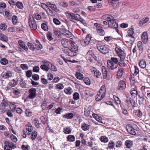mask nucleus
I'll use <instances>...</instances> for the list:
<instances>
[{
    "label": "nucleus",
    "mask_w": 150,
    "mask_h": 150,
    "mask_svg": "<svg viewBox=\"0 0 150 150\" xmlns=\"http://www.w3.org/2000/svg\"><path fill=\"white\" fill-rule=\"evenodd\" d=\"M71 40V38L69 39L63 38L61 40V43L64 47L63 49L64 52L69 56L73 57L76 55L78 48Z\"/></svg>",
    "instance_id": "obj_1"
},
{
    "label": "nucleus",
    "mask_w": 150,
    "mask_h": 150,
    "mask_svg": "<svg viewBox=\"0 0 150 150\" xmlns=\"http://www.w3.org/2000/svg\"><path fill=\"white\" fill-rule=\"evenodd\" d=\"M106 21L108 22L109 27L115 29H116L118 27V24L116 22L114 17L112 16H108L106 18Z\"/></svg>",
    "instance_id": "obj_2"
},
{
    "label": "nucleus",
    "mask_w": 150,
    "mask_h": 150,
    "mask_svg": "<svg viewBox=\"0 0 150 150\" xmlns=\"http://www.w3.org/2000/svg\"><path fill=\"white\" fill-rule=\"evenodd\" d=\"M5 145L4 146V150H12V149L16 148L15 144L8 141H5L4 142Z\"/></svg>",
    "instance_id": "obj_3"
},
{
    "label": "nucleus",
    "mask_w": 150,
    "mask_h": 150,
    "mask_svg": "<svg viewBox=\"0 0 150 150\" xmlns=\"http://www.w3.org/2000/svg\"><path fill=\"white\" fill-rule=\"evenodd\" d=\"M98 50L103 54H106L108 52L109 48L105 45L101 44H98L97 45Z\"/></svg>",
    "instance_id": "obj_4"
},
{
    "label": "nucleus",
    "mask_w": 150,
    "mask_h": 150,
    "mask_svg": "<svg viewBox=\"0 0 150 150\" xmlns=\"http://www.w3.org/2000/svg\"><path fill=\"white\" fill-rule=\"evenodd\" d=\"M67 16L71 21L75 23L76 21H78L79 18L80 16L77 14L73 13H67Z\"/></svg>",
    "instance_id": "obj_5"
},
{
    "label": "nucleus",
    "mask_w": 150,
    "mask_h": 150,
    "mask_svg": "<svg viewBox=\"0 0 150 150\" xmlns=\"http://www.w3.org/2000/svg\"><path fill=\"white\" fill-rule=\"evenodd\" d=\"M28 23L31 29L35 30L37 28L36 24L34 20V18L31 15H29L28 18Z\"/></svg>",
    "instance_id": "obj_6"
},
{
    "label": "nucleus",
    "mask_w": 150,
    "mask_h": 150,
    "mask_svg": "<svg viewBox=\"0 0 150 150\" xmlns=\"http://www.w3.org/2000/svg\"><path fill=\"white\" fill-rule=\"evenodd\" d=\"M115 50L120 57V60L122 61L126 57V54L122 50L120 47H116Z\"/></svg>",
    "instance_id": "obj_7"
},
{
    "label": "nucleus",
    "mask_w": 150,
    "mask_h": 150,
    "mask_svg": "<svg viewBox=\"0 0 150 150\" xmlns=\"http://www.w3.org/2000/svg\"><path fill=\"white\" fill-rule=\"evenodd\" d=\"M29 94L28 96V98L30 99H33L36 96V90L35 88H30L28 90Z\"/></svg>",
    "instance_id": "obj_8"
},
{
    "label": "nucleus",
    "mask_w": 150,
    "mask_h": 150,
    "mask_svg": "<svg viewBox=\"0 0 150 150\" xmlns=\"http://www.w3.org/2000/svg\"><path fill=\"white\" fill-rule=\"evenodd\" d=\"M91 38V35H87L84 39L81 40V45L83 46H86L88 45L90 41Z\"/></svg>",
    "instance_id": "obj_9"
},
{
    "label": "nucleus",
    "mask_w": 150,
    "mask_h": 150,
    "mask_svg": "<svg viewBox=\"0 0 150 150\" xmlns=\"http://www.w3.org/2000/svg\"><path fill=\"white\" fill-rule=\"evenodd\" d=\"M118 65L117 64L113 63L110 60L108 61L107 63V67L111 69H114L117 67Z\"/></svg>",
    "instance_id": "obj_10"
},
{
    "label": "nucleus",
    "mask_w": 150,
    "mask_h": 150,
    "mask_svg": "<svg viewBox=\"0 0 150 150\" xmlns=\"http://www.w3.org/2000/svg\"><path fill=\"white\" fill-rule=\"evenodd\" d=\"M9 105L8 103L6 101H4L1 103V105L0 106V109L1 110V112H4L7 109V107H8Z\"/></svg>",
    "instance_id": "obj_11"
},
{
    "label": "nucleus",
    "mask_w": 150,
    "mask_h": 150,
    "mask_svg": "<svg viewBox=\"0 0 150 150\" xmlns=\"http://www.w3.org/2000/svg\"><path fill=\"white\" fill-rule=\"evenodd\" d=\"M126 129L127 132L131 134L135 135L136 133L132 126L130 125H127L126 127Z\"/></svg>",
    "instance_id": "obj_12"
},
{
    "label": "nucleus",
    "mask_w": 150,
    "mask_h": 150,
    "mask_svg": "<svg viewBox=\"0 0 150 150\" xmlns=\"http://www.w3.org/2000/svg\"><path fill=\"white\" fill-rule=\"evenodd\" d=\"M142 41L144 43H146L148 40V37L146 32H143L142 35Z\"/></svg>",
    "instance_id": "obj_13"
},
{
    "label": "nucleus",
    "mask_w": 150,
    "mask_h": 150,
    "mask_svg": "<svg viewBox=\"0 0 150 150\" xmlns=\"http://www.w3.org/2000/svg\"><path fill=\"white\" fill-rule=\"evenodd\" d=\"M62 30L64 31L62 33V34L64 36L68 38L72 37V35L69 30L65 28H63Z\"/></svg>",
    "instance_id": "obj_14"
},
{
    "label": "nucleus",
    "mask_w": 150,
    "mask_h": 150,
    "mask_svg": "<svg viewBox=\"0 0 150 150\" xmlns=\"http://www.w3.org/2000/svg\"><path fill=\"white\" fill-rule=\"evenodd\" d=\"M126 84L125 81H121L118 83V85L117 88L119 90H122L125 88Z\"/></svg>",
    "instance_id": "obj_15"
},
{
    "label": "nucleus",
    "mask_w": 150,
    "mask_h": 150,
    "mask_svg": "<svg viewBox=\"0 0 150 150\" xmlns=\"http://www.w3.org/2000/svg\"><path fill=\"white\" fill-rule=\"evenodd\" d=\"M18 43L19 45L25 51L28 50V48L27 46L25 45L23 41L21 40H19L18 41Z\"/></svg>",
    "instance_id": "obj_16"
},
{
    "label": "nucleus",
    "mask_w": 150,
    "mask_h": 150,
    "mask_svg": "<svg viewBox=\"0 0 150 150\" xmlns=\"http://www.w3.org/2000/svg\"><path fill=\"white\" fill-rule=\"evenodd\" d=\"M12 74L11 71H8L6 72L3 75V77L4 79H8L11 77L12 76Z\"/></svg>",
    "instance_id": "obj_17"
},
{
    "label": "nucleus",
    "mask_w": 150,
    "mask_h": 150,
    "mask_svg": "<svg viewBox=\"0 0 150 150\" xmlns=\"http://www.w3.org/2000/svg\"><path fill=\"white\" fill-rule=\"evenodd\" d=\"M97 33L100 35H104L105 34V32L101 26L98 27L96 30Z\"/></svg>",
    "instance_id": "obj_18"
},
{
    "label": "nucleus",
    "mask_w": 150,
    "mask_h": 150,
    "mask_svg": "<svg viewBox=\"0 0 150 150\" xmlns=\"http://www.w3.org/2000/svg\"><path fill=\"white\" fill-rule=\"evenodd\" d=\"M46 3L47 4L48 7H50L54 11H56L57 10V7L55 4L53 3V2H47Z\"/></svg>",
    "instance_id": "obj_19"
},
{
    "label": "nucleus",
    "mask_w": 150,
    "mask_h": 150,
    "mask_svg": "<svg viewBox=\"0 0 150 150\" xmlns=\"http://www.w3.org/2000/svg\"><path fill=\"white\" fill-rule=\"evenodd\" d=\"M92 51L89 50L87 52V59L90 62H92L93 61V57L91 55Z\"/></svg>",
    "instance_id": "obj_20"
},
{
    "label": "nucleus",
    "mask_w": 150,
    "mask_h": 150,
    "mask_svg": "<svg viewBox=\"0 0 150 150\" xmlns=\"http://www.w3.org/2000/svg\"><path fill=\"white\" fill-rule=\"evenodd\" d=\"M106 92V88L105 86H102L99 90V93L103 95V96H105V93Z\"/></svg>",
    "instance_id": "obj_21"
},
{
    "label": "nucleus",
    "mask_w": 150,
    "mask_h": 150,
    "mask_svg": "<svg viewBox=\"0 0 150 150\" xmlns=\"http://www.w3.org/2000/svg\"><path fill=\"white\" fill-rule=\"evenodd\" d=\"M50 67V66L46 64H42L40 66V68L46 71H49Z\"/></svg>",
    "instance_id": "obj_22"
},
{
    "label": "nucleus",
    "mask_w": 150,
    "mask_h": 150,
    "mask_svg": "<svg viewBox=\"0 0 150 150\" xmlns=\"http://www.w3.org/2000/svg\"><path fill=\"white\" fill-rule=\"evenodd\" d=\"M149 18L148 17L143 18L139 22V24L143 25L144 24L146 23L149 20Z\"/></svg>",
    "instance_id": "obj_23"
},
{
    "label": "nucleus",
    "mask_w": 150,
    "mask_h": 150,
    "mask_svg": "<svg viewBox=\"0 0 150 150\" xmlns=\"http://www.w3.org/2000/svg\"><path fill=\"white\" fill-rule=\"evenodd\" d=\"M139 65L140 67L144 69L146 66V63L145 60L142 59L139 62Z\"/></svg>",
    "instance_id": "obj_24"
},
{
    "label": "nucleus",
    "mask_w": 150,
    "mask_h": 150,
    "mask_svg": "<svg viewBox=\"0 0 150 150\" xmlns=\"http://www.w3.org/2000/svg\"><path fill=\"white\" fill-rule=\"evenodd\" d=\"M105 96H103L102 94L98 93L96 96L95 100L96 101L101 100Z\"/></svg>",
    "instance_id": "obj_25"
},
{
    "label": "nucleus",
    "mask_w": 150,
    "mask_h": 150,
    "mask_svg": "<svg viewBox=\"0 0 150 150\" xmlns=\"http://www.w3.org/2000/svg\"><path fill=\"white\" fill-rule=\"evenodd\" d=\"M134 28H131L128 30L127 31L128 34L126 35V37H132L134 33Z\"/></svg>",
    "instance_id": "obj_26"
},
{
    "label": "nucleus",
    "mask_w": 150,
    "mask_h": 150,
    "mask_svg": "<svg viewBox=\"0 0 150 150\" xmlns=\"http://www.w3.org/2000/svg\"><path fill=\"white\" fill-rule=\"evenodd\" d=\"M67 140L70 142H73L75 141V137L72 135H69L67 138Z\"/></svg>",
    "instance_id": "obj_27"
},
{
    "label": "nucleus",
    "mask_w": 150,
    "mask_h": 150,
    "mask_svg": "<svg viewBox=\"0 0 150 150\" xmlns=\"http://www.w3.org/2000/svg\"><path fill=\"white\" fill-rule=\"evenodd\" d=\"M123 73L124 72L123 69H120L119 70L117 74V78L118 79L120 78L122 76Z\"/></svg>",
    "instance_id": "obj_28"
},
{
    "label": "nucleus",
    "mask_w": 150,
    "mask_h": 150,
    "mask_svg": "<svg viewBox=\"0 0 150 150\" xmlns=\"http://www.w3.org/2000/svg\"><path fill=\"white\" fill-rule=\"evenodd\" d=\"M74 115L72 113H69L68 114L64 115L63 117L67 119H71L73 118Z\"/></svg>",
    "instance_id": "obj_29"
},
{
    "label": "nucleus",
    "mask_w": 150,
    "mask_h": 150,
    "mask_svg": "<svg viewBox=\"0 0 150 150\" xmlns=\"http://www.w3.org/2000/svg\"><path fill=\"white\" fill-rule=\"evenodd\" d=\"M0 40L3 41L7 42L8 40V38L6 36L0 33Z\"/></svg>",
    "instance_id": "obj_30"
},
{
    "label": "nucleus",
    "mask_w": 150,
    "mask_h": 150,
    "mask_svg": "<svg viewBox=\"0 0 150 150\" xmlns=\"http://www.w3.org/2000/svg\"><path fill=\"white\" fill-rule=\"evenodd\" d=\"M130 93L132 96L135 97L137 95L138 92L135 88H132L131 90Z\"/></svg>",
    "instance_id": "obj_31"
},
{
    "label": "nucleus",
    "mask_w": 150,
    "mask_h": 150,
    "mask_svg": "<svg viewBox=\"0 0 150 150\" xmlns=\"http://www.w3.org/2000/svg\"><path fill=\"white\" fill-rule=\"evenodd\" d=\"M102 73L103 75V78L104 79H106L107 78V71L106 69L104 67V66H102Z\"/></svg>",
    "instance_id": "obj_32"
},
{
    "label": "nucleus",
    "mask_w": 150,
    "mask_h": 150,
    "mask_svg": "<svg viewBox=\"0 0 150 150\" xmlns=\"http://www.w3.org/2000/svg\"><path fill=\"white\" fill-rule=\"evenodd\" d=\"M125 144L126 147L128 148H130L133 144L132 142L129 140L126 141Z\"/></svg>",
    "instance_id": "obj_33"
},
{
    "label": "nucleus",
    "mask_w": 150,
    "mask_h": 150,
    "mask_svg": "<svg viewBox=\"0 0 150 150\" xmlns=\"http://www.w3.org/2000/svg\"><path fill=\"white\" fill-rule=\"evenodd\" d=\"M55 87L57 90L59 91L64 88V86L62 83H59Z\"/></svg>",
    "instance_id": "obj_34"
},
{
    "label": "nucleus",
    "mask_w": 150,
    "mask_h": 150,
    "mask_svg": "<svg viewBox=\"0 0 150 150\" xmlns=\"http://www.w3.org/2000/svg\"><path fill=\"white\" fill-rule=\"evenodd\" d=\"M137 46L139 48V51L141 53L142 52L143 49L142 46V43L141 42L139 41L138 42Z\"/></svg>",
    "instance_id": "obj_35"
},
{
    "label": "nucleus",
    "mask_w": 150,
    "mask_h": 150,
    "mask_svg": "<svg viewBox=\"0 0 150 150\" xmlns=\"http://www.w3.org/2000/svg\"><path fill=\"white\" fill-rule=\"evenodd\" d=\"M38 135L37 132L35 131H34L32 132L31 136V138L33 140H34L36 138Z\"/></svg>",
    "instance_id": "obj_36"
},
{
    "label": "nucleus",
    "mask_w": 150,
    "mask_h": 150,
    "mask_svg": "<svg viewBox=\"0 0 150 150\" xmlns=\"http://www.w3.org/2000/svg\"><path fill=\"white\" fill-rule=\"evenodd\" d=\"M90 108L86 107L85 108L84 114L86 116H88L90 112Z\"/></svg>",
    "instance_id": "obj_37"
},
{
    "label": "nucleus",
    "mask_w": 150,
    "mask_h": 150,
    "mask_svg": "<svg viewBox=\"0 0 150 150\" xmlns=\"http://www.w3.org/2000/svg\"><path fill=\"white\" fill-rule=\"evenodd\" d=\"M0 62L1 64L5 65L8 63V61L7 59L5 58H2L1 59Z\"/></svg>",
    "instance_id": "obj_38"
},
{
    "label": "nucleus",
    "mask_w": 150,
    "mask_h": 150,
    "mask_svg": "<svg viewBox=\"0 0 150 150\" xmlns=\"http://www.w3.org/2000/svg\"><path fill=\"white\" fill-rule=\"evenodd\" d=\"M100 141L103 142H107L108 141V139L107 137L105 136H102L100 138Z\"/></svg>",
    "instance_id": "obj_39"
},
{
    "label": "nucleus",
    "mask_w": 150,
    "mask_h": 150,
    "mask_svg": "<svg viewBox=\"0 0 150 150\" xmlns=\"http://www.w3.org/2000/svg\"><path fill=\"white\" fill-rule=\"evenodd\" d=\"M64 91L66 93L69 95L71 94L73 92L71 88L70 87H69L67 88L64 89Z\"/></svg>",
    "instance_id": "obj_40"
},
{
    "label": "nucleus",
    "mask_w": 150,
    "mask_h": 150,
    "mask_svg": "<svg viewBox=\"0 0 150 150\" xmlns=\"http://www.w3.org/2000/svg\"><path fill=\"white\" fill-rule=\"evenodd\" d=\"M89 127V125L86 123L83 124L81 126V128L84 131L88 130Z\"/></svg>",
    "instance_id": "obj_41"
},
{
    "label": "nucleus",
    "mask_w": 150,
    "mask_h": 150,
    "mask_svg": "<svg viewBox=\"0 0 150 150\" xmlns=\"http://www.w3.org/2000/svg\"><path fill=\"white\" fill-rule=\"evenodd\" d=\"M76 76L77 79L81 80L83 78V75L80 72H76Z\"/></svg>",
    "instance_id": "obj_42"
},
{
    "label": "nucleus",
    "mask_w": 150,
    "mask_h": 150,
    "mask_svg": "<svg viewBox=\"0 0 150 150\" xmlns=\"http://www.w3.org/2000/svg\"><path fill=\"white\" fill-rule=\"evenodd\" d=\"M53 31V33L55 35L59 36L60 34V30L59 29L54 28Z\"/></svg>",
    "instance_id": "obj_43"
},
{
    "label": "nucleus",
    "mask_w": 150,
    "mask_h": 150,
    "mask_svg": "<svg viewBox=\"0 0 150 150\" xmlns=\"http://www.w3.org/2000/svg\"><path fill=\"white\" fill-rule=\"evenodd\" d=\"M71 131V128L69 127H67L65 129H64V133L66 134H69L70 133Z\"/></svg>",
    "instance_id": "obj_44"
},
{
    "label": "nucleus",
    "mask_w": 150,
    "mask_h": 150,
    "mask_svg": "<svg viewBox=\"0 0 150 150\" xmlns=\"http://www.w3.org/2000/svg\"><path fill=\"white\" fill-rule=\"evenodd\" d=\"M47 13L49 15L51 16H55L54 13H53V11L51 10L50 9L48 8L46 11Z\"/></svg>",
    "instance_id": "obj_45"
},
{
    "label": "nucleus",
    "mask_w": 150,
    "mask_h": 150,
    "mask_svg": "<svg viewBox=\"0 0 150 150\" xmlns=\"http://www.w3.org/2000/svg\"><path fill=\"white\" fill-rule=\"evenodd\" d=\"M17 7L20 9H22L23 8V5L22 3L20 1H18L16 4Z\"/></svg>",
    "instance_id": "obj_46"
},
{
    "label": "nucleus",
    "mask_w": 150,
    "mask_h": 150,
    "mask_svg": "<svg viewBox=\"0 0 150 150\" xmlns=\"http://www.w3.org/2000/svg\"><path fill=\"white\" fill-rule=\"evenodd\" d=\"M84 94L88 96H92L94 95V94L93 93L88 90L85 91Z\"/></svg>",
    "instance_id": "obj_47"
},
{
    "label": "nucleus",
    "mask_w": 150,
    "mask_h": 150,
    "mask_svg": "<svg viewBox=\"0 0 150 150\" xmlns=\"http://www.w3.org/2000/svg\"><path fill=\"white\" fill-rule=\"evenodd\" d=\"M42 29L45 31H47L48 30V28L47 25L44 23H43L41 25Z\"/></svg>",
    "instance_id": "obj_48"
},
{
    "label": "nucleus",
    "mask_w": 150,
    "mask_h": 150,
    "mask_svg": "<svg viewBox=\"0 0 150 150\" xmlns=\"http://www.w3.org/2000/svg\"><path fill=\"white\" fill-rule=\"evenodd\" d=\"M26 129L28 132H31L33 130V127L30 125H27L26 126Z\"/></svg>",
    "instance_id": "obj_49"
},
{
    "label": "nucleus",
    "mask_w": 150,
    "mask_h": 150,
    "mask_svg": "<svg viewBox=\"0 0 150 150\" xmlns=\"http://www.w3.org/2000/svg\"><path fill=\"white\" fill-rule=\"evenodd\" d=\"M83 81L86 85H89L90 84V80L88 78H85L83 79Z\"/></svg>",
    "instance_id": "obj_50"
},
{
    "label": "nucleus",
    "mask_w": 150,
    "mask_h": 150,
    "mask_svg": "<svg viewBox=\"0 0 150 150\" xmlns=\"http://www.w3.org/2000/svg\"><path fill=\"white\" fill-rule=\"evenodd\" d=\"M18 18L17 16H13L12 18V21L13 23L14 24L16 23L17 22Z\"/></svg>",
    "instance_id": "obj_51"
},
{
    "label": "nucleus",
    "mask_w": 150,
    "mask_h": 150,
    "mask_svg": "<svg viewBox=\"0 0 150 150\" xmlns=\"http://www.w3.org/2000/svg\"><path fill=\"white\" fill-rule=\"evenodd\" d=\"M139 94L138 95L139 97L142 101L144 100V98L143 92H139Z\"/></svg>",
    "instance_id": "obj_52"
},
{
    "label": "nucleus",
    "mask_w": 150,
    "mask_h": 150,
    "mask_svg": "<svg viewBox=\"0 0 150 150\" xmlns=\"http://www.w3.org/2000/svg\"><path fill=\"white\" fill-rule=\"evenodd\" d=\"M20 67L23 70H27L28 68L27 64H21Z\"/></svg>",
    "instance_id": "obj_53"
},
{
    "label": "nucleus",
    "mask_w": 150,
    "mask_h": 150,
    "mask_svg": "<svg viewBox=\"0 0 150 150\" xmlns=\"http://www.w3.org/2000/svg\"><path fill=\"white\" fill-rule=\"evenodd\" d=\"M51 65L50 70L54 71H57V68L53 64L51 63L50 65Z\"/></svg>",
    "instance_id": "obj_54"
},
{
    "label": "nucleus",
    "mask_w": 150,
    "mask_h": 150,
    "mask_svg": "<svg viewBox=\"0 0 150 150\" xmlns=\"http://www.w3.org/2000/svg\"><path fill=\"white\" fill-rule=\"evenodd\" d=\"M94 74L96 77L100 78V77L101 74L98 70H97V71Z\"/></svg>",
    "instance_id": "obj_55"
},
{
    "label": "nucleus",
    "mask_w": 150,
    "mask_h": 150,
    "mask_svg": "<svg viewBox=\"0 0 150 150\" xmlns=\"http://www.w3.org/2000/svg\"><path fill=\"white\" fill-rule=\"evenodd\" d=\"M6 16L8 19H10L11 17V14L8 11H6L5 12Z\"/></svg>",
    "instance_id": "obj_56"
},
{
    "label": "nucleus",
    "mask_w": 150,
    "mask_h": 150,
    "mask_svg": "<svg viewBox=\"0 0 150 150\" xmlns=\"http://www.w3.org/2000/svg\"><path fill=\"white\" fill-rule=\"evenodd\" d=\"M47 36L49 40H52L53 38L52 37V34L50 32H48L47 33Z\"/></svg>",
    "instance_id": "obj_57"
},
{
    "label": "nucleus",
    "mask_w": 150,
    "mask_h": 150,
    "mask_svg": "<svg viewBox=\"0 0 150 150\" xmlns=\"http://www.w3.org/2000/svg\"><path fill=\"white\" fill-rule=\"evenodd\" d=\"M7 26L4 23H1L0 25V28L3 30L6 29Z\"/></svg>",
    "instance_id": "obj_58"
},
{
    "label": "nucleus",
    "mask_w": 150,
    "mask_h": 150,
    "mask_svg": "<svg viewBox=\"0 0 150 150\" xmlns=\"http://www.w3.org/2000/svg\"><path fill=\"white\" fill-rule=\"evenodd\" d=\"M73 97L75 100H78L79 98V94L76 92L74 93L73 95Z\"/></svg>",
    "instance_id": "obj_59"
},
{
    "label": "nucleus",
    "mask_w": 150,
    "mask_h": 150,
    "mask_svg": "<svg viewBox=\"0 0 150 150\" xmlns=\"http://www.w3.org/2000/svg\"><path fill=\"white\" fill-rule=\"evenodd\" d=\"M28 45L29 49L33 50L35 49V47H34L33 45L31 43L28 42Z\"/></svg>",
    "instance_id": "obj_60"
},
{
    "label": "nucleus",
    "mask_w": 150,
    "mask_h": 150,
    "mask_svg": "<svg viewBox=\"0 0 150 150\" xmlns=\"http://www.w3.org/2000/svg\"><path fill=\"white\" fill-rule=\"evenodd\" d=\"M25 113L27 116H31L32 115V113L28 109L26 110Z\"/></svg>",
    "instance_id": "obj_61"
},
{
    "label": "nucleus",
    "mask_w": 150,
    "mask_h": 150,
    "mask_svg": "<svg viewBox=\"0 0 150 150\" xmlns=\"http://www.w3.org/2000/svg\"><path fill=\"white\" fill-rule=\"evenodd\" d=\"M78 21H79L81 22L84 25L86 26V24L85 21L80 16L79 18V19Z\"/></svg>",
    "instance_id": "obj_62"
},
{
    "label": "nucleus",
    "mask_w": 150,
    "mask_h": 150,
    "mask_svg": "<svg viewBox=\"0 0 150 150\" xmlns=\"http://www.w3.org/2000/svg\"><path fill=\"white\" fill-rule=\"evenodd\" d=\"M32 78L35 81H37L39 79V76L38 74H34L32 76Z\"/></svg>",
    "instance_id": "obj_63"
},
{
    "label": "nucleus",
    "mask_w": 150,
    "mask_h": 150,
    "mask_svg": "<svg viewBox=\"0 0 150 150\" xmlns=\"http://www.w3.org/2000/svg\"><path fill=\"white\" fill-rule=\"evenodd\" d=\"M59 4L61 6L64 7H66L68 6V4L67 3L64 2H60Z\"/></svg>",
    "instance_id": "obj_64"
}]
</instances>
